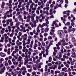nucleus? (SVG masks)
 <instances>
[{
    "label": "nucleus",
    "mask_w": 76,
    "mask_h": 76,
    "mask_svg": "<svg viewBox=\"0 0 76 76\" xmlns=\"http://www.w3.org/2000/svg\"><path fill=\"white\" fill-rule=\"evenodd\" d=\"M29 26V24L26 23L25 24V26L26 27H28H28Z\"/></svg>",
    "instance_id": "nucleus-46"
},
{
    "label": "nucleus",
    "mask_w": 76,
    "mask_h": 76,
    "mask_svg": "<svg viewBox=\"0 0 76 76\" xmlns=\"http://www.w3.org/2000/svg\"><path fill=\"white\" fill-rule=\"evenodd\" d=\"M69 44L66 42H65L62 44V45L63 46H65V45H67Z\"/></svg>",
    "instance_id": "nucleus-15"
},
{
    "label": "nucleus",
    "mask_w": 76,
    "mask_h": 76,
    "mask_svg": "<svg viewBox=\"0 0 76 76\" xmlns=\"http://www.w3.org/2000/svg\"><path fill=\"white\" fill-rule=\"evenodd\" d=\"M14 35V34L13 33H12L11 34H10V37H13V36Z\"/></svg>",
    "instance_id": "nucleus-27"
},
{
    "label": "nucleus",
    "mask_w": 76,
    "mask_h": 76,
    "mask_svg": "<svg viewBox=\"0 0 76 76\" xmlns=\"http://www.w3.org/2000/svg\"><path fill=\"white\" fill-rule=\"evenodd\" d=\"M27 18L28 19H31V16L30 15H28L27 16Z\"/></svg>",
    "instance_id": "nucleus-35"
},
{
    "label": "nucleus",
    "mask_w": 76,
    "mask_h": 76,
    "mask_svg": "<svg viewBox=\"0 0 76 76\" xmlns=\"http://www.w3.org/2000/svg\"><path fill=\"white\" fill-rule=\"evenodd\" d=\"M26 66L27 68H31L32 67V66L31 65H29L28 64Z\"/></svg>",
    "instance_id": "nucleus-23"
},
{
    "label": "nucleus",
    "mask_w": 76,
    "mask_h": 76,
    "mask_svg": "<svg viewBox=\"0 0 76 76\" xmlns=\"http://www.w3.org/2000/svg\"><path fill=\"white\" fill-rule=\"evenodd\" d=\"M37 32L38 33L40 32V30H39V27H37Z\"/></svg>",
    "instance_id": "nucleus-11"
},
{
    "label": "nucleus",
    "mask_w": 76,
    "mask_h": 76,
    "mask_svg": "<svg viewBox=\"0 0 76 76\" xmlns=\"http://www.w3.org/2000/svg\"><path fill=\"white\" fill-rule=\"evenodd\" d=\"M55 74H57V73H60V71L57 70V71H55Z\"/></svg>",
    "instance_id": "nucleus-19"
},
{
    "label": "nucleus",
    "mask_w": 76,
    "mask_h": 76,
    "mask_svg": "<svg viewBox=\"0 0 76 76\" xmlns=\"http://www.w3.org/2000/svg\"><path fill=\"white\" fill-rule=\"evenodd\" d=\"M2 18H3L4 19H6L7 18V16L6 15H5L4 17H2Z\"/></svg>",
    "instance_id": "nucleus-30"
},
{
    "label": "nucleus",
    "mask_w": 76,
    "mask_h": 76,
    "mask_svg": "<svg viewBox=\"0 0 76 76\" xmlns=\"http://www.w3.org/2000/svg\"><path fill=\"white\" fill-rule=\"evenodd\" d=\"M20 70H24L23 72H27V71H26V68H25V66H23L20 69Z\"/></svg>",
    "instance_id": "nucleus-3"
},
{
    "label": "nucleus",
    "mask_w": 76,
    "mask_h": 76,
    "mask_svg": "<svg viewBox=\"0 0 76 76\" xmlns=\"http://www.w3.org/2000/svg\"><path fill=\"white\" fill-rule=\"evenodd\" d=\"M15 66L13 65H12V66H11V69H15Z\"/></svg>",
    "instance_id": "nucleus-57"
},
{
    "label": "nucleus",
    "mask_w": 76,
    "mask_h": 76,
    "mask_svg": "<svg viewBox=\"0 0 76 76\" xmlns=\"http://www.w3.org/2000/svg\"><path fill=\"white\" fill-rule=\"evenodd\" d=\"M19 45H17L18 46H19L20 45H22V42H19L18 43Z\"/></svg>",
    "instance_id": "nucleus-58"
},
{
    "label": "nucleus",
    "mask_w": 76,
    "mask_h": 76,
    "mask_svg": "<svg viewBox=\"0 0 76 76\" xmlns=\"http://www.w3.org/2000/svg\"><path fill=\"white\" fill-rule=\"evenodd\" d=\"M48 35V34L46 33H45L44 34V36L45 37H47V36Z\"/></svg>",
    "instance_id": "nucleus-47"
},
{
    "label": "nucleus",
    "mask_w": 76,
    "mask_h": 76,
    "mask_svg": "<svg viewBox=\"0 0 76 76\" xmlns=\"http://www.w3.org/2000/svg\"><path fill=\"white\" fill-rule=\"evenodd\" d=\"M0 56L2 57H4L6 56V55L3 52H1L0 53Z\"/></svg>",
    "instance_id": "nucleus-4"
},
{
    "label": "nucleus",
    "mask_w": 76,
    "mask_h": 76,
    "mask_svg": "<svg viewBox=\"0 0 76 76\" xmlns=\"http://www.w3.org/2000/svg\"><path fill=\"white\" fill-rule=\"evenodd\" d=\"M64 1L63 0H60V4H62L63 3Z\"/></svg>",
    "instance_id": "nucleus-44"
},
{
    "label": "nucleus",
    "mask_w": 76,
    "mask_h": 76,
    "mask_svg": "<svg viewBox=\"0 0 76 76\" xmlns=\"http://www.w3.org/2000/svg\"><path fill=\"white\" fill-rule=\"evenodd\" d=\"M41 48L42 50H43V51H44L45 50V48H44V47H43V46H41Z\"/></svg>",
    "instance_id": "nucleus-50"
},
{
    "label": "nucleus",
    "mask_w": 76,
    "mask_h": 76,
    "mask_svg": "<svg viewBox=\"0 0 76 76\" xmlns=\"http://www.w3.org/2000/svg\"><path fill=\"white\" fill-rule=\"evenodd\" d=\"M38 27H39H39H40V28H43L44 27V26H43L42 25H42H41V24H39V25L38 26Z\"/></svg>",
    "instance_id": "nucleus-22"
},
{
    "label": "nucleus",
    "mask_w": 76,
    "mask_h": 76,
    "mask_svg": "<svg viewBox=\"0 0 76 76\" xmlns=\"http://www.w3.org/2000/svg\"><path fill=\"white\" fill-rule=\"evenodd\" d=\"M18 1H21L22 3H24L25 1L24 0H19Z\"/></svg>",
    "instance_id": "nucleus-53"
},
{
    "label": "nucleus",
    "mask_w": 76,
    "mask_h": 76,
    "mask_svg": "<svg viewBox=\"0 0 76 76\" xmlns=\"http://www.w3.org/2000/svg\"><path fill=\"white\" fill-rule=\"evenodd\" d=\"M32 73L33 75H36V72L35 71L33 72Z\"/></svg>",
    "instance_id": "nucleus-52"
},
{
    "label": "nucleus",
    "mask_w": 76,
    "mask_h": 76,
    "mask_svg": "<svg viewBox=\"0 0 76 76\" xmlns=\"http://www.w3.org/2000/svg\"><path fill=\"white\" fill-rule=\"evenodd\" d=\"M34 47L33 48L34 50H36L37 49V48L36 47H38V45H37V43H34Z\"/></svg>",
    "instance_id": "nucleus-7"
},
{
    "label": "nucleus",
    "mask_w": 76,
    "mask_h": 76,
    "mask_svg": "<svg viewBox=\"0 0 76 76\" xmlns=\"http://www.w3.org/2000/svg\"><path fill=\"white\" fill-rule=\"evenodd\" d=\"M36 18L37 19H39V18H40V17L38 16H36Z\"/></svg>",
    "instance_id": "nucleus-60"
},
{
    "label": "nucleus",
    "mask_w": 76,
    "mask_h": 76,
    "mask_svg": "<svg viewBox=\"0 0 76 76\" xmlns=\"http://www.w3.org/2000/svg\"><path fill=\"white\" fill-rule=\"evenodd\" d=\"M32 10L33 11H35V10H37V7H32Z\"/></svg>",
    "instance_id": "nucleus-25"
},
{
    "label": "nucleus",
    "mask_w": 76,
    "mask_h": 76,
    "mask_svg": "<svg viewBox=\"0 0 76 76\" xmlns=\"http://www.w3.org/2000/svg\"><path fill=\"white\" fill-rule=\"evenodd\" d=\"M19 39L17 40L16 43V44L17 45H19Z\"/></svg>",
    "instance_id": "nucleus-41"
},
{
    "label": "nucleus",
    "mask_w": 76,
    "mask_h": 76,
    "mask_svg": "<svg viewBox=\"0 0 76 76\" xmlns=\"http://www.w3.org/2000/svg\"><path fill=\"white\" fill-rule=\"evenodd\" d=\"M57 68V66L56 65H55L54 66H53V70H55Z\"/></svg>",
    "instance_id": "nucleus-12"
},
{
    "label": "nucleus",
    "mask_w": 76,
    "mask_h": 76,
    "mask_svg": "<svg viewBox=\"0 0 76 76\" xmlns=\"http://www.w3.org/2000/svg\"><path fill=\"white\" fill-rule=\"evenodd\" d=\"M70 22H67L66 23V25L67 26H68L69 25H70Z\"/></svg>",
    "instance_id": "nucleus-56"
},
{
    "label": "nucleus",
    "mask_w": 76,
    "mask_h": 76,
    "mask_svg": "<svg viewBox=\"0 0 76 76\" xmlns=\"http://www.w3.org/2000/svg\"><path fill=\"white\" fill-rule=\"evenodd\" d=\"M4 6H5V2L4 1L2 2L1 8V9H4Z\"/></svg>",
    "instance_id": "nucleus-5"
},
{
    "label": "nucleus",
    "mask_w": 76,
    "mask_h": 76,
    "mask_svg": "<svg viewBox=\"0 0 76 76\" xmlns=\"http://www.w3.org/2000/svg\"><path fill=\"white\" fill-rule=\"evenodd\" d=\"M39 22V20L37 19H36V20L34 21V22H35V23H38Z\"/></svg>",
    "instance_id": "nucleus-34"
},
{
    "label": "nucleus",
    "mask_w": 76,
    "mask_h": 76,
    "mask_svg": "<svg viewBox=\"0 0 76 76\" xmlns=\"http://www.w3.org/2000/svg\"><path fill=\"white\" fill-rule=\"evenodd\" d=\"M8 20H9V22H13L12 21V19H9Z\"/></svg>",
    "instance_id": "nucleus-54"
},
{
    "label": "nucleus",
    "mask_w": 76,
    "mask_h": 76,
    "mask_svg": "<svg viewBox=\"0 0 76 76\" xmlns=\"http://www.w3.org/2000/svg\"><path fill=\"white\" fill-rule=\"evenodd\" d=\"M48 39H52V38H53V37L51 36H50L49 37H48Z\"/></svg>",
    "instance_id": "nucleus-38"
},
{
    "label": "nucleus",
    "mask_w": 76,
    "mask_h": 76,
    "mask_svg": "<svg viewBox=\"0 0 76 76\" xmlns=\"http://www.w3.org/2000/svg\"><path fill=\"white\" fill-rule=\"evenodd\" d=\"M25 57L26 58H30V57H31V56H28V55H26V56H25Z\"/></svg>",
    "instance_id": "nucleus-39"
},
{
    "label": "nucleus",
    "mask_w": 76,
    "mask_h": 76,
    "mask_svg": "<svg viewBox=\"0 0 76 76\" xmlns=\"http://www.w3.org/2000/svg\"><path fill=\"white\" fill-rule=\"evenodd\" d=\"M15 31L16 33H18L19 32V30L18 29H16L15 30Z\"/></svg>",
    "instance_id": "nucleus-55"
},
{
    "label": "nucleus",
    "mask_w": 76,
    "mask_h": 76,
    "mask_svg": "<svg viewBox=\"0 0 76 76\" xmlns=\"http://www.w3.org/2000/svg\"><path fill=\"white\" fill-rule=\"evenodd\" d=\"M35 5V3L32 2V4L30 5V7H33V6Z\"/></svg>",
    "instance_id": "nucleus-17"
},
{
    "label": "nucleus",
    "mask_w": 76,
    "mask_h": 76,
    "mask_svg": "<svg viewBox=\"0 0 76 76\" xmlns=\"http://www.w3.org/2000/svg\"><path fill=\"white\" fill-rule=\"evenodd\" d=\"M48 66H52V64L51 63H49L48 64Z\"/></svg>",
    "instance_id": "nucleus-62"
},
{
    "label": "nucleus",
    "mask_w": 76,
    "mask_h": 76,
    "mask_svg": "<svg viewBox=\"0 0 76 76\" xmlns=\"http://www.w3.org/2000/svg\"><path fill=\"white\" fill-rule=\"evenodd\" d=\"M19 20L20 21V22H23V18H20L19 19Z\"/></svg>",
    "instance_id": "nucleus-29"
},
{
    "label": "nucleus",
    "mask_w": 76,
    "mask_h": 76,
    "mask_svg": "<svg viewBox=\"0 0 76 76\" xmlns=\"http://www.w3.org/2000/svg\"><path fill=\"white\" fill-rule=\"evenodd\" d=\"M49 30V28L48 27L46 28L45 29V31L46 32H48Z\"/></svg>",
    "instance_id": "nucleus-14"
},
{
    "label": "nucleus",
    "mask_w": 76,
    "mask_h": 76,
    "mask_svg": "<svg viewBox=\"0 0 76 76\" xmlns=\"http://www.w3.org/2000/svg\"><path fill=\"white\" fill-rule=\"evenodd\" d=\"M7 5L9 6V9H12V4H10V3H7Z\"/></svg>",
    "instance_id": "nucleus-6"
},
{
    "label": "nucleus",
    "mask_w": 76,
    "mask_h": 76,
    "mask_svg": "<svg viewBox=\"0 0 76 76\" xmlns=\"http://www.w3.org/2000/svg\"><path fill=\"white\" fill-rule=\"evenodd\" d=\"M30 35H31V36H33V35H34V33H33L32 32H30Z\"/></svg>",
    "instance_id": "nucleus-45"
},
{
    "label": "nucleus",
    "mask_w": 76,
    "mask_h": 76,
    "mask_svg": "<svg viewBox=\"0 0 76 76\" xmlns=\"http://www.w3.org/2000/svg\"><path fill=\"white\" fill-rule=\"evenodd\" d=\"M49 5L50 4L49 3L47 2V3L46 4V7L43 8V13H44L45 14L46 13L47 15H49L48 10H50V7H48Z\"/></svg>",
    "instance_id": "nucleus-1"
},
{
    "label": "nucleus",
    "mask_w": 76,
    "mask_h": 76,
    "mask_svg": "<svg viewBox=\"0 0 76 76\" xmlns=\"http://www.w3.org/2000/svg\"><path fill=\"white\" fill-rule=\"evenodd\" d=\"M10 25L11 26H13V22H10Z\"/></svg>",
    "instance_id": "nucleus-31"
},
{
    "label": "nucleus",
    "mask_w": 76,
    "mask_h": 76,
    "mask_svg": "<svg viewBox=\"0 0 76 76\" xmlns=\"http://www.w3.org/2000/svg\"><path fill=\"white\" fill-rule=\"evenodd\" d=\"M9 23H10V22L8 20H7V23H6L7 25H9Z\"/></svg>",
    "instance_id": "nucleus-37"
},
{
    "label": "nucleus",
    "mask_w": 76,
    "mask_h": 76,
    "mask_svg": "<svg viewBox=\"0 0 76 76\" xmlns=\"http://www.w3.org/2000/svg\"><path fill=\"white\" fill-rule=\"evenodd\" d=\"M61 60L62 61H66V59L63 58H61Z\"/></svg>",
    "instance_id": "nucleus-33"
},
{
    "label": "nucleus",
    "mask_w": 76,
    "mask_h": 76,
    "mask_svg": "<svg viewBox=\"0 0 76 76\" xmlns=\"http://www.w3.org/2000/svg\"><path fill=\"white\" fill-rule=\"evenodd\" d=\"M72 31L73 32L75 31H76V28H72Z\"/></svg>",
    "instance_id": "nucleus-28"
},
{
    "label": "nucleus",
    "mask_w": 76,
    "mask_h": 76,
    "mask_svg": "<svg viewBox=\"0 0 76 76\" xmlns=\"http://www.w3.org/2000/svg\"><path fill=\"white\" fill-rule=\"evenodd\" d=\"M50 35H54V33L52 31H51L50 33Z\"/></svg>",
    "instance_id": "nucleus-59"
},
{
    "label": "nucleus",
    "mask_w": 76,
    "mask_h": 76,
    "mask_svg": "<svg viewBox=\"0 0 76 76\" xmlns=\"http://www.w3.org/2000/svg\"><path fill=\"white\" fill-rule=\"evenodd\" d=\"M22 57L21 56H19L18 58V61H20L21 60H22Z\"/></svg>",
    "instance_id": "nucleus-10"
},
{
    "label": "nucleus",
    "mask_w": 76,
    "mask_h": 76,
    "mask_svg": "<svg viewBox=\"0 0 76 76\" xmlns=\"http://www.w3.org/2000/svg\"><path fill=\"white\" fill-rule=\"evenodd\" d=\"M4 36L5 39H8L9 37L8 36H7V35L6 34H4Z\"/></svg>",
    "instance_id": "nucleus-8"
},
{
    "label": "nucleus",
    "mask_w": 76,
    "mask_h": 76,
    "mask_svg": "<svg viewBox=\"0 0 76 76\" xmlns=\"http://www.w3.org/2000/svg\"><path fill=\"white\" fill-rule=\"evenodd\" d=\"M45 48H47V49H49V48H50V47H49V46L47 45L46 46Z\"/></svg>",
    "instance_id": "nucleus-63"
},
{
    "label": "nucleus",
    "mask_w": 76,
    "mask_h": 76,
    "mask_svg": "<svg viewBox=\"0 0 76 76\" xmlns=\"http://www.w3.org/2000/svg\"><path fill=\"white\" fill-rule=\"evenodd\" d=\"M28 54L29 55L28 56H31V55L32 54V52L31 51H28Z\"/></svg>",
    "instance_id": "nucleus-32"
},
{
    "label": "nucleus",
    "mask_w": 76,
    "mask_h": 76,
    "mask_svg": "<svg viewBox=\"0 0 76 76\" xmlns=\"http://www.w3.org/2000/svg\"><path fill=\"white\" fill-rule=\"evenodd\" d=\"M57 52V50H54V52L53 53V56H56V53Z\"/></svg>",
    "instance_id": "nucleus-21"
},
{
    "label": "nucleus",
    "mask_w": 76,
    "mask_h": 76,
    "mask_svg": "<svg viewBox=\"0 0 76 76\" xmlns=\"http://www.w3.org/2000/svg\"><path fill=\"white\" fill-rule=\"evenodd\" d=\"M63 33V30H59L58 32V34L60 38H62V36L61 34Z\"/></svg>",
    "instance_id": "nucleus-2"
},
{
    "label": "nucleus",
    "mask_w": 76,
    "mask_h": 76,
    "mask_svg": "<svg viewBox=\"0 0 76 76\" xmlns=\"http://www.w3.org/2000/svg\"><path fill=\"white\" fill-rule=\"evenodd\" d=\"M71 26H74V25H75V23L72 22L71 24Z\"/></svg>",
    "instance_id": "nucleus-42"
},
{
    "label": "nucleus",
    "mask_w": 76,
    "mask_h": 76,
    "mask_svg": "<svg viewBox=\"0 0 76 76\" xmlns=\"http://www.w3.org/2000/svg\"><path fill=\"white\" fill-rule=\"evenodd\" d=\"M37 45L38 46H41V43L39 42H38L37 44Z\"/></svg>",
    "instance_id": "nucleus-49"
},
{
    "label": "nucleus",
    "mask_w": 76,
    "mask_h": 76,
    "mask_svg": "<svg viewBox=\"0 0 76 76\" xmlns=\"http://www.w3.org/2000/svg\"><path fill=\"white\" fill-rule=\"evenodd\" d=\"M42 46L43 47H45V43L43 42H42Z\"/></svg>",
    "instance_id": "nucleus-36"
},
{
    "label": "nucleus",
    "mask_w": 76,
    "mask_h": 76,
    "mask_svg": "<svg viewBox=\"0 0 76 76\" xmlns=\"http://www.w3.org/2000/svg\"><path fill=\"white\" fill-rule=\"evenodd\" d=\"M20 28H21V29H25L26 28L25 27L23 26V25H21L20 26Z\"/></svg>",
    "instance_id": "nucleus-20"
},
{
    "label": "nucleus",
    "mask_w": 76,
    "mask_h": 76,
    "mask_svg": "<svg viewBox=\"0 0 76 76\" xmlns=\"http://www.w3.org/2000/svg\"><path fill=\"white\" fill-rule=\"evenodd\" d=\"M47 3H49V4H51V3H52V0H50L49 1H48Z\"/></svg>",
    "instance_id": "nucleus-48"
},
{
    "label": "nucleus",
    "mask_w": 76,
    "mask_h": 76,
    "mask_svg": "<svg viewBox=\"0 0 76 76\" xmlns=\"http://www.w3.org/2000/svg\"><path fill=\"white\" fill-rule=\"evenodd\" d=\"M29 3L31 4V3H32V0H29Z\"/></svg>",
    "instance_id": "nucleus-64"
},
{
    "label": "nucleus",
    "mask_w": 76,
    "mask_h": 76,
    "mask_svg": "<svg viewBox=\"0 0 76 76\" xmlns=\"http://www.w3.org/2000/svg\"><path fill=\"white\" fill-rule=\"evenodd\" d=\"M18 18L19 19L22 18V15H19L18 16Z\"/></svg>",
    "instance_id": "nucleus-24"
},
{
    "label": "nucleus",
    "mask_w": 76,
    "mask_h": 76,
    "mask_svg": "<svg viewBox=\"0 0 76 76\" xmlns=\"http://www.w3.org/2000/svg\"><path fill=\"white\" fill-rule=\"evenodd\" d=\"M45 21L47 24H48L49 23V22H48V20H45Z\"/></svg>",
    "instance_id": "nucleus-51"
},
{
    "label": "nucleus",
    "mask_w": 76,
    "mask_h": 76,
    "mask_svg": "<svg viewBox=\"0 0 76 76\" xmlns=\"http://www.w3.org/2000/svg\"><path fill=\"white\" fill-rule=\"evenodd\" d=\"M72 41L73 42H76V39L75 38H73L72 39Z\"/></svg>",
    "instance_id": "nucleus-18"
},
{
    "label": "nucleus",
    "mask_w": 76,
    "mask_h": 76,
    "mask_svg": "<svg viewBox=\"0 0 76 76\" xmlns=\"http://www.w3.org/2000/svg\"><path fill=\"white\" fill-rule=\"evenodd\" d=\"M31 21L32 22H33V23L35 22V19H34V17L33 16H31Z\"/></svg>",
    "instance_id": "nucleus-9"
},
{
    "label": "nucleus",
    "mask_w": 76,
    "mask_h": 76,
    "mask_svg": "<svg viewBox=\"0 0 76 76\" xmlns=\"http://www.w3.org/2000/svg\"><path fill=\"white\" fill-rule=\"evenodd\" d=\"M30 21H31V19H27L26 20V22L29 23V22H30Z\"/></svg>",
    "instance_id": "nucleus-40"
},
{
    "label": "nucleus",
    "mask_w": 76,
    "mask_h": 76,
    "mask_svg": "<svg viewBox=\"0 0 76 76\" xmlns=\"http://www.w3.org/2000/svg\"><path fill=\"white\" fill-rule=\"evenodd\" d=\"M21 56H22V57H25V54H24V53H23L21 54Z\"/></svg>",
    "instance_id": "nucleus-61"
},
{
    "label": "nucleus",
    "mask_w": 76,
    "mask_h": 76,
    "mask_svg": "<svg viewBox=\"0 0 76 76\" xmlns=\"http://www.w3.org/2000/svg\"><path fill=\"white\" fill-rule=\"evenodd\" d=\"M23 13L24 15H26V14H28V12H26L25 11H24L23 12Z\"/></svg>",
    "instance_id": "nucleus-43"
},
{
    "label": "nucleus",
    "mask_w": 76,
    "mask_h": 76,
    "mask_svg": "<svg viewBox=\"0 0 76 76\" xmlns=\"http://www.w3.org/2000/svg\"><path fill=\"white\" fill-rule=\"evenodd\" d=\"M60 42H63V43H64V42H66V40H65L64 39L62 40H60Z\"/></svg>",
    "instance_id": "nucleus-16"
},
{
    "label": "nucleus",
    "mask_w": 76,
    "mask_h": 76,
    "mask_svg": "<svg viewBox=\"0 0 76 76\" xmlns=\"http://www.w3.org/2000/svg\"><path fill=\"white\" fill-rule=\"evenodd\" d=\"M63 58L64 59H65V58L68 59V58H69V56H66V55H64L63 56Z\"/></svg>",
    "instance_id": "nucleus-13"
},
{
    "label": "nucleus",
    "mask_w": 76,
    "mask_h": 76,
    "mask_svg": "<svg viewBox=\"0 0 76 76\" xmlns=\"http://www.w3.org/2000/svg\"><path fill=\"white\" fill-rule=\"evenodd\" d=\"M33 23L34 24V28H35V27H37V25L36 23L35 22H34Z\"/></svg>",
    "instance_id": "nucleus-26"
}]
</instances>
